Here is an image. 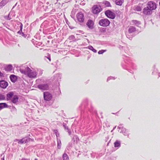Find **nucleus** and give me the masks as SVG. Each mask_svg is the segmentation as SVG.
Segmentation results:
<instances>
[{"instance_id": "nucleus-38", "label": "nucleus", "mask_w": 160, "mask_h": 160, "mask_svg": "<svg viewBox=\"0 0 160 160\" xmlns=\"http://www.w3.org/2000/svg\"><path fill=\"white\" fill-rule=\"evenodd\" d=\"M123 128V127H122V124H120L119 125V126L118 127V128L119 129H122Z\"/></svg>"}, {"instance_id": "nucleus-45", "label": "nucleus", "mask_w": 160, "mask_h": 160, "mask_svg": "<svg viewBox=\"0 0 160 160\" xmlns=\"http://www.w3.org/2000/svg\"><path fill=\"white\" fill-rule=\"evenodd\" d=\"M158 75L159 77H160V73H158Z\"/></svg>"}, {"instance_id": "nucleus-7", "label": "nucleus", "mask_w": 160, "mask_h": 160, "mask_svg": "<svg viewBox=\"0 0 160 160\" xmlns=\"http://www.w3.org/2000/svg\"><path fill=\"white\" fill-rule=\"evenodd\" d=\"M44 98L45 100L49 101L52 98L51 94L48 92H45L43 93Z\"/></svg>"}, {"instance_id": "nucleus-37", "label": "nucleus", "mask_w": 160, "mask_h": 160, "mask_svg": "<svg viewBox=\"0 0 160 160\" xmlns=\"http://www.w3.org/2000/svg\"><path fill=\"white\" fill-rule=\"evenodd\" d=\"M136 10L138 11H141V8L140 7H138L136 8Z\"/></svg>"}, {"instance_id": "nucleus-30", "label": "nucleus", "mask_w": 160, "mask_h": 160, "mask_svg": "<svg viewBox=\"0 0 160 160\" xmlns=\"http://www.w3.org/2000/svg\"><path fill=\"white\" fill-rule=\"evenodd\" d=\"M104 4L107 7H110V6H111L110 3L109 2H108V1H105L104 2Z\"/></svg>"}, {"instance_id": "nucleus-26", "label": "nucleus", "mask_w": 160, "mask_h": 160, "mask_svg": "<svg viewBox=\"0 0 160 160\" xmlns=\"http://www.w3.org/2000/svg\"><path fill=\"white\" fill-rule=\"evenodd\" d=\"M63 160H69V158L68 155L66 153L63 154L62 156Z\"/></svg>"}, {"instance_id": "nucleus-47", "label": "nucleus", "mask_w": 160, "mask_h": 160, "mask_svg": "<svg viewBox=\"0 0 160 160\" xmlns=\"http://www.w3.org/2000/svg\"><path fill=\"white\" fill-rule=\"evenodd\" d=\"M1 160H4V158H1Z\"/></svg>"}, {"instance_id": "nucleus-12", "label": "nucleus", "mask_w": 160, "mask_h": 160, "mask_svg": "<svg viewBox=\"0 0 160 160\" xmlns=\"http://www.w3.org/2000/svg\"><path fill=\"white\" fill-rule=\"evenodd\" d=\"M86 24L89 28L91 29L93 28L94 23L92 20H88Z\"/></svg>"}, {"instance_id": "nucleus-19", "label": "nucleus", "mask_w": 160, "mask_h": 160, "mask_svg": "<svg viewBox=\"0 0 160 160\" xmlns=\"http://www.w3.org/2000/svg\"><path fill=\"white\" fill-rule=\"evenodd\" d=\"M120 132L123 133V135L125 136H128V134L127 133V130L125 128H122Z\"/></svg>"}, {"instance_id": "nucleus-13", "label": "nucleus", "mask_w": 160, "mask_h": 160, "mask_svg": "<svg viewBox=\"0 0 160 160\" xmlns=\"http://www.w3.org/2000/svg\"><path fill=\"white\" fill-rule=\"evenodd\" d=\"M18 96L15 95L13 96V97L11 100L13 103H15L18 102Z\"/></svg>"}, {"instance_id": "nucleus-3", "label": "nucleus", "mask_w": 160, "mask_h": 160, "mask_svg": "<svg viewBox=\"0 0 160 160\" xmlns=\"http://www.w3.org/2000/svg\"><path fill=\"white\" fill-rule=\"evenodd\" d=\"M92 12L94 14H98L102 11V8L99 5H94L92 8Z\"/></svg>"}, {"instance_id": "nucleus-14", "label": "nucleus", "mask_w": 160, "mask_h": 160, "mask_svg": "<svg viewBox=\"0 0 160 160\" xmlns=\"http://www.w3.org/2000/svg\"><path fill=\"white\" fill-rule=\"evenodd\" d=\"M10 78L11 81L13 82H15L17 79L16 76L14 75H11L10 77Z\"/></svg>"}, {"instance_id": "nucleus-44", "label": "nucleus", "mask_w": 160, "mask_h": 160, "mask_svg": "<svg viewBox=\"0 0 160 160\" xmlns=\"http://www.w3.org/2000/svg\"><path fill=\"white\" fill-rule=\"evenodd\" d=\"M3 76V73L0 72V77H2Z\"/></svg>"}, {"instance_id": "nucleus-31", "label": "nucleus", "mask_w": 160, "mask_h": 160, "mask_svg": "<svg viewBox=\"0 0 160 160\" xmlns=\"http://www.w3.org/2000/svg\"><path fill=\"white\" fill-rule=\"evenodd\" d=\"M106 51V50H100L98 52V54H102L104 52H105Z\"/></svg>"}, {"instance_id": "nucleus-46", "label": "nucleus", "mask_w": 160, "mask_h": 160, "mask_svg": "<svg viewBox=\"0 0 160 160\" xmlns=\"http://www.w3.org/2000/svg\"><path fill=\"white\" fill-rule=\"evenodd\" d=\"M116 128V126H115L114 127L113 130H114Z\"/></svg>"}, {"instance_id": "nucleus-17", "label": "nucleus", "mask_w": 160, "mask_h": 160, "mask_svg": "<svg viewBox=\"0 0 160 160\" xmlns=\"http://www.w3.org/2000/svg\"><path fill=\"white\" fill-rule=\"evenodd\" d=\"M8 107V105L6 103H0V110Z\"/></svg>"}, {"instance_id": "nucleus-25", "label": "nucleus", "mask_w": 160, "mask_h": 160, "mask_svg": "<svg viewBox=\"0 0 160 160\" xmlns=\"http://www.w3.org/2000/svg\"><path fill=\"white\" fill-rule=\"evenodd\" d=\"M57 148L58 149H60L61 146V143L60 139L57 138Z\"/></svg>"}, {"instance_id": "nucleus-41", "label": "nucleus", "mask_w": 160, "mask_h": 160, "mask_svg": "<svg viewBox=\"0 0 160 160\" xmlns=\"http://www.w3.org/2000/svg\"><path fill=\"white\" fill-rule=\"evenodd\" d=\"M67 132H68V133L69 134V135H70L71 133V132L69 130V129H68L67 131Z\"/></svg>"}, {"instance_id": "nucleus-16", "label": "nucleus", "mask_w": 160, "mask_h": 160, "mask_svg": "<svg viewBox=\"0 0 160 160\" xmlns=\"http://www.w3.org/2000/svg\"><path fill=\"white\" fill-rule=\"evenodd\" d=\"M136 31V28L133 26H130L128 29V32L129 33H132Z\"/></svg>"}, {"instance_id": "nucleus-48", "label": "nucleus", "mask_w": 160, "mask_h": 160, "mask_svg": "<svg viewBox=\"0 0 160 160\" xmlns=\"http://www.w3.org/2000/svg\"><path fill=\"white\" fill-rule=\"evenodd\" d=\"M35 160H38L37 159H35Z\"/></svg>"}, {"instance_id": "nucleus-40", "label": "nucleus", "mask_w": 160, "mask_h": 160, "mask_svg": "<svg viewBox=\"0 0 160 160\" xmlns=\"http://www.w3.org/2000/svg\"><path fill=\"white\" fill-rule=\"evenodd\" d=\"M21 160H30V159H27L25 158H22Z\"/></svg>"}, {"instance_id": "nucleus-11", "label": "nucleus", "mask_w": 160, "mask_h": 160, "mask_svg": "<svg viewBox=\"0 0 160 160\" xmlns=\"http://www.w3.org/2000/svg\"><path fill=\"white\" fill-rule=\"evenodd\" d=\"M14 95V93L12 92H9L6 95V99L8 101L11 100Z\"/></svg>"}, {"instance_id": "nucleus-42", "label": "nucleus", "mask_w": 160, "mask_h": 160, "mask_svg": "<svg viewBox=\"0 0 160 160\" xmlns=\"http://www.w3.org/2000/svg\"><path fill=\"white\" fill-rule=\"evenodd\" d=\"M46 58H47L50 61H51V58H50V57L49 56V55L48 56V57H45Z\"/></svg>"}, {"instance_id": "nucleus-34", "label": "nucleus", "mask_w": 160, "mask_h": 160, "mask_svg": "<svg viewBox=\"0 0 160 160\" xmlns=\"http://www.w3.org/2000/svg\"><path fill=\"white\" fill-rule=\"evenodd\" d=\"M75 38V37L73 35H71L69 37V39L70 40H72Z\"/></svg>"}, {"instance_id": "nucleus-29", "label": "nucleus", "mask_w": 160, "mask_h": 160, "mask_svg": "<svg viewBox=\"0 0 160 160\" xmlns=\"http://www.w3.org/2000/svg\"><path fill=\"white\" fill-rule=\"evenodd\" d=\"M53 132H54V133L56 135L57 137V138H58V137H59V134L58 133L57 130H56V129L54 130Z\"/></svg>"}, {"instance_id": "nucleus-9", "label": "nucleus", "mask_w": 160, "mask_h": 160, "mask_svg": "<svg viewBox=\"0 0 160 160\" xmlns=\"http://www.w3.org/2000/svg\"><path fill=\"white\" fill-rule=\"evenodd\" d=\"M38 87L40 89L44 90H47L48 88V86L47 84H39Z\"/></svg>"}, {"instance_id": "nucleus-8", "label": "nucleus", "mask_w": 160, "mask_h": 160, "mask_svg": "<svg viewBox=\"0 0 160 160\" xmlns=\"http://www.w3.org/2000/svg\"><path fill=\"white\" fill-rule=\"evenodd\" d=\"M152 10L148 6L145 8L143 10V12L144 14L147 15H150L152 14Z\"/></svg>"}, {"instance_id": "nucleus-6", "label": "nucleus", "mask_w": 160, "mask_h": 160, "mask_svg": "<svg viewBox=\"0 0 160 160\" xmlns=\"http://www.w3.org/2000/svg\"><path fill=\"white\" fill-rule=\"evenodd\" d=\"M77 17L78 21L80 22H83L84 21V15L82 12H78L77 15Z\"/></svg>"}, {"instance_id": "nucleus-22", "label": "nucleus", "mask_w": 160, "mask_h": 160, "mask_svg": "<svg viewBox=\"0 0 160 160\" xmlns=\"http://www.w3.org/2000/svg\"><path fill=\"white\" fill-rule=\"evenodd\" d=\"M114 147H115L119 148L121 146V142H120L118 140H116V141L114 142Z\"/></svg>"}, {"instance_id": "nucleus-1", "label": "nucleus", "mask_w": 160, "mask_h": 160, "mask_svg": "<svg viewBox=\"0 0 160 160\" xmlns=\"http://www.w3.org/2000/svg\"><path fill=\"white\" fill-rule=\"evenodd\" d=\"M20 71L21 73L27 75L30 78H35L37 75V73L35 70H32L27 66L20 68Z\"/></svg>"}, {"instance_id": "nucleus-27", "label": "nucleus", "mask_w": 160, "mask_h": 160, "mask_svg": "<svg viewBox=\"0 0 160 160\" xmlns=\"http://www.w3.org/2000/svg\"><path fill=\"white\" fill-rule=\"evenodd\" d=\"M88 48L89 49L92 50L94 52H97V50L94 49L92 46H89L88 47Z\"/></svg>"}, {"instance_id": "nucleus-28", "label": "nucleus", "mask_w": 160, "mask_h": 160, "mask_svg": "<svg viewBox=\"0 0 160 160\" xmlns=\"http://www.w3.org/2000/svg\"><path fill=\"white\" fill-rule=\"evenodd\" d=\"M5 98L6 96L4 95L0 94V101L5 100Z\"/></svg>"}, {"instance_id": "nucleus-5", "label": "nucleus", "mask_w": 160, "mask_h": 160, "mask_svg": "<svg viewBox=\"0 0 160 160\" xmlns=\"http://www.w3.org/2000/svg\"><path fill=\"white\" fill-rule=\"evenodd\" d=\"M105 14L108 17L112 19H114L115 17V14L110 10L105 11Z\"/></svg>"}, {"instance_id": "nucleus-39", "label": "nucleus", "mask_w": 160, "mask_h": 160, "mask_svg": "<svg viewBox=\"0 0 160 160\" xmlns=\"http://www.w3.org/2000/svg\"><path fill=\"white\" fill-rule=\"evenodd\" d=\"M63 127H64V128L65 129H67V130H68V127L66 126V125H63Z\"/></svg>"}, {"instance_id": "nucleus-33", "label": "nucleus", "mask_w": 160, "mask_h": 160, "mask_svg": "<svg viewBox=\"0 0 160 160\" xmlns=\"http://www.w3.org/2000/svg\"><path fill=\"white\" fill-rule=\"evenodd\" d=\"M113 79L114 80V79H115V78L114 77H109L107 78V81H108L109 80H110V79Z\"/></svg>"}, {"instance_id": "nucleus-4", "label": "nucleus", "mask_w": 160, "mask_h": 160, "mask_svg": "<svg viewBox=\"0 0 160 160\" xmlns=\"http://www.w3.org/2000/svg\"><path fill=\"white\" fill-rule=\"evenodd\" d=\"M147 6L152 10H155L157 8V4L156 3L153 1H150L147 4Z\"/></svg>"}, {"instance_id": "nucleus-2", "label": "nucleus", "mask_w": 160, "mask_h": 160, "mask_svg": "<svg viewBox=\"0 0 160 160\" xmlns=\"http://www.w3.org/2000/svg\"><path fill=\"white\" fill-rule=\"evenodd\" d=\"M110 23V21L107 18L101 19L99 22V25L103 27H107L109 26Z\"/></svg>"}, {"instance_id": "nucleus-35", "label": "nucleus", "mask_w": 160, "mask_h": 160, "mask_svg": "<svg viewBox=\"0 0 160 160\" xmlns=\"http://www.w3.org/2000/svg\"><path fill=\"white\" fill-rule=\"evenodd\" d=\"M5 18L6 19H7L8 20H10L11 19V18L9 17V14H8V16H5Z\"/></svg>"}, {"instance_id": "nucleus-20", "label": "nucleus", "mask_w": 160, "mask_h": 160, "mask_svg": "<svg viewBox=\"0 0 160 160\" xmlns=\"http://www.w3.org/2000/svg\"><path fill=\"white\" fill-rule=\"evenodd\" d=\"M124 0H116L115 3L116 5L121 6Z\"/></svg>"}, {"instance_id": "nucleus-21", "label": "nucleus", "mask_w": 160, "mask_h": 160, "mask_svg": "<svg viewBox=\"0 0 160 160\" xmlns=\"http://www.w3.org/2000/svg\"><path fill=\"white\" fill-rule=\"evenodd\" d=\"M132 24L136 25L138 27L139 26L140 24V22L136 20H133L132 21Z\"/></svg>"}, {"instance_id": "nucleus-18", "label": "nucleus", "mask_w": 160, "mask_h": 160, "mask_svg": "<svg viewBox=\"0 0 160 160\" xmlns=\"http://www.w3.org/2000/svg\"><path fill=\"white\" fill-rule=\"evenodd\" d=\"M15 141H18V143L22 144L24 143H26L27 141V139L25 138H23L20 140L16 139L15 140Z\"/></svg>"}, {"instance_id": "nucleus-36", "label": "nucleus", "mask_w": 160, "mask_h": 160, "mask_svg": "<svg viewBox=\"0 0 160 160\" xmlns=\"http://www.w3.org/2000/svg\"><path fill=\"white\" fill-rule=\"evenodd\" d=\"M96 154V153L94 152H92V153H91V157L93 158L95 157V156Z\"/></svg>"}, {"instance_id": "nucleus-10", "label": "nucleus", "mask_w": 160, "mask_h": 160, "mask_svg": "<svg viewBox=\"0 0 160 160\" xmlns=\"http://www.w3.org/2000/svg\"><path fill=\"white\" fill-rule=\"evenodd\" d=\"M8 85V82L4 80L0 81V87L1 88L5 89L6 88Z\"/></svg>"}, {"instance_id": "nucleus-43", "label": "nucleus", "mask_w": 160, "mask_h": 160, "mask_svg": "<svg viewBox=\"0 0 160 160\" xmlns=\"http://www.w3.org/2000/svg\"><path fill=\"white\" fill-rule=\"evenodd\" d=\"M22 35L24 37H26V35L22 32Z\"/></svg>"}, {"instance_id": "nucleus-24", "label": "nucleus", "mask_w": 160, "mask_h": 160, "mask_svg": "<svg viewBox=\"0 0 160 160\" xmlns=\"http://www.w3.org/2000/svg\"><path fill=\"white\" fill-rule=\"evenodd\" d=\"M12 66L11 65H9L6 67L5 70L7 71H10L12 70Z\"/></svg>"}, {"instance_id": "nucleus-49", "label": "nucleus", "mask_w": 160, "mask_h": 160, "mask_svg": "<svg viewBox=\"0 0 160 160\" xmlns=\"http://www.w3.org/2000/svg\"><path fill=\"white\" fill-rule=\"evenodd\" d=\"M129 39H131L130 38H129Z\"/></svg>"}, {"instance_id": "nucleus-23", "label": "nucleus", "mask_w": 160, "mask_h": 160, "mask_svg": "<svg viewBox=\"0 0 160 160\" xmlns=\"http://www.w3.org/2000/svg\"><path fill=\"white\" fill-rule=\"evenodd\" d=\"M72 140L74 142L77 143L79 141V139L77 135H74L73 138H72Z\"/></svg>"}, {"instance_id": "nucleus-32", "label": "nucleus", "mask_w": 160, "mask_h": 160, "mask_svg": "<svg viewBox=\"0 0 160 160\" xmlns=\"http://www.w3.org/2000/svg\"><path fill=\"white\" fill-rule=\"evenodd\" d=\"M22 23H21L20 25V29L19 31L18 32V33H20L21 32H22Z\"/></svg>"}, {"instance_id": "nucleus-15", "label": "nucleus", "mask_w": 160, "mask_h": 160, "mask_svg": "<svg viewBox=\"0 0 160 160\" xmlns=\"http://www.w3.org/2000/svg\"><path fill=\"white\" fill-rule=\"evenodd\" d=\"M9 1V0H2L0 3V8L6 4Z\"/></svg>"}]
</instances>
